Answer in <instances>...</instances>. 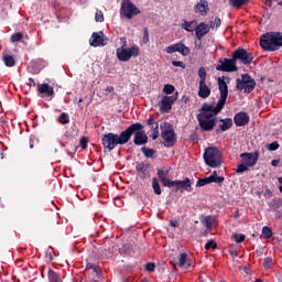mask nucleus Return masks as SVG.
<instances>
[{"mask_svg": "<svg viewBox=\"0 0 282 282\" xmlns=\"http://www.w3.org/2000/svg\"><path fill=\"white\" fill-rule=\"evenodd\" d=\"M223 77H218V89L220 97L216 104V107L214 108L210 104H203L200 108V113H212L214 117L217 116V113L221 112V109L226 107V100H228V84H226V80H224Z\"/></svg>", "mask_w": 282, "mask_h": 282, "instance_id": "f257e3e1", "label": "nucleus"}, {"mask_svg": "<svg viewBox=\"0 0 282 282\" xmlns=\"http://www.w3.org/2000/svg\"><path fill=\"white\" fill-rule=\"evenodd\" d=\"M144 126L140 122H135L130 124L124 133L127 135L126 138V144L131 140V137L133 138V144L135 147H143V144H147L149 142V135H147V132H144Z\"/></svg>", "mask_w": 282, "mask_h": 282, "instance_id": "f03ea898", "label": "nucleus"}, {"mask_svg": "<svg viewBox=\"0 0 282 282\" xmlns=\"http://www.w3.org/2000/svg\"><path fill=\"white\" fill-rule=\"evenodd\" d=\"M260 47L265 52H276L282 47V33L281 32H268L260 39Z\"/></svg>", "mask_w": 282, "mask_h": 282, "instance_id": "7ed1b4c3", "label": "nucleus"}, {"mask_svg": "<svg viewBox=\"0 0 282 282\" xmlns=\"http://www.w3.org/2000/svg\"><path fill=\"white\" fill-rule=\"evenodd\" d=\"M101 144L104 149H107V151L111 152L118 144L120 147H123V144H127V133L124 130L120 134H116L113 132H108L104 134L101 139Z\"/></svg>", "mask_w": 282, "mask_h": 282, "instance_id": "20e7f679", "label": "nucleus"}, {"mask_svg": "<svg viewBox=\"0 0 282 282\" xmlns=\"http://www.w3.org/2000/svg\"><path fill=\"white\" fill-rule=\"evenodd\" d=\"M203 158L205 164L210 166V169H219L221 166V151L217 147L205 149Z\"/></svg>", "mask_w": 282, "mask_h": 282, "instance_id": "39448f33", "label": "nucleus"}, {"mask_svg": "<svg viewBox=\"0 0 282 282\" xmlns=\"http://www.w3.org/2000/svg\"><path fill=\"white\" fill-rule=\"evenodd\" d=\"M161 138L164 140L163 144L166 149H172L177 142V134L173 129V126L169 122H163L160 124Z\"/></svg>", "mask_w": 282, "mask_h": 282, "instance_id": "423d86ee", "label": "nucleus"}, {"mask_svg": "<svg viewBox=\"0 0 282 282\" xmlns=\"http://www.w3.org/2000/svg\"><path fill=\"white\" fill-rule=\"evenodd\" d=\"M196 120L202 131H213L217 127V122H219L217 117L206 112H199L196 116Z\"/></svg>", "mask_w": 282, "mask_h": 282, "instance_id": "0eeeda50", "label": "nucleus"}, {"mask_svg": "<svg viewBox=\"0 0 282 282\" xmlns=\"http://www.w3.org/2000/svg\"><path fill=\"white\" fill-rule=\"evenodd\" d=\"M257 87V82L250 76V74L241 75V78L236 79V89L243 91L245 94H252Z\"/></svg>", "mask_w": 282, "mask_h": 282, "instance_id": "6e6552de", "label": "nucleus"}, {"mask_svg": "<svg viewBox=\"0 0 282 282\" xmlns=\"http://www.w3.org/2000/svg\"><path fill=\"white\" fill-rule=\"evenodd\" d=\"M132 56L138 58L140 56V47L132 46L130 48H117V57L121 63L131 61Z\"/></svg>", "mask_w": 282, "mask_h": 282, "instance_id": "1a4fd4ad", "label": "nucleus"}, {"mask_svg": "<svg viewBox=\"0 0 282 282\" xmlns=\"http://www.w3.org/2000/svg\"><path fill=\"white\" fill-rule=\"evenodd\" d=\"M218 65H216L217 72H239V67L237 66V61L235 59V56L231 55V58H220L218 59Z\"/></svg>", "mask_w": 282, "mask_h": 282, "instance_id": "9d476101", "label": "nucleus"}, {"mask_svg": "<svg viewBox=\"0 0 282 282\" xmlns=\"http://www.w3.org/2000/svg\"><path fill=\"white\" fill-rule=\"evenodd\" d=\"M207 76H208V73H206V68L200 67L198 69V77L200 78L199 86H198L199 98H208L210 96V87H208V85H206Z\"/></svg>", "mask_w": 282, "mask_h": 282, "instance_id": "9b49d317", "label": "nucleus"}, {"mask_svg": "<svg viewBox=\"0 0 282 282\" xmlns=\"http://www.w3.org/2000/svg\"><path fill=\"white\" fill-rule=\"evenodd\" d=\"M120 12L126 19H129V20L137 17V14H142V11H140L138 9V7L135 4H133V2H131V0H124L121 3V11Z\"/></svg>", "mask_w": 282, "mask_h": 282, "instance_id": "f8f14e48", "label": "nucleus"}, {"mask_svg": "<svg viewBox=\"0 0 282 282\" xmlns=\"http://www.w3.org/2000/svg\"><path fill=\"white\" fill-rule=\"evenodd\" d=\"M231 55L234 56L236 63L239 61L242 63V65H251L252 61H254V55L241 47H238Z\"/></svg>", "mask_w": 282, "mask_h": 282, "instance_id": "ddd939ff", "label": "nucleus"}, {"mask_svg": "<svg viewBox=\"0 0 282 282\" xmlns=\"http://www.w3.org/2000/svg\"><path fill=\"white\" fill-rule=\"evenodd\" d=\"M178 96L177 91L172 96H163L159 104L161 113H169L173 109V105L177 102Z\"/></svg>", "mask_w": 282, "mask_h": 282, "instance_id": "4468645a", "label": "nucleus"}, {"mask_svg": "<svg viewBox=\"0 0 282 282\" xmlns=\"http://www.w3.org/2000/svg\"><path fill=\"white\" fill-rule=\"evenodd\" d=\"M167 188H174V192L177 193V191H186L187 193H191L193 191V181L191 178L186 177L184 181H171Z\"/></svg>", "mask_w": 282, "mask_h": 282, "instance_id": "2eb2a0df", "label": "nucleus"}, {"mask_svg": "<svg viewBox=\"0 0 282 282\" xmlns=\"http://www.w3.org/2000/svg\"><path fill=\"white\" fill-rule=\"evenodd\" d=\"M198 219H199L202 226H204V228H206L207 232H210V230H213V227L217 226V217H215L213 215L200 214L198 216Z\"/></svg>", "mask_w": 282, "mask_h": 282, "instance_id": "dca6fc26", "label": "nucleus"}, {"mask_svg": "<svg viewBox=\"0 0 282 282\" xmlns=\"http://www.w3.org/2000/svg\"><path fill=\"white\" fill-rule=\"evenodd\" d=\"M166 54H175V52H178V54H182V56H188L191 54V48H188L184 43L180 42L174 45H170L165 48Z\"/></svg>", "mask_w": 282, "mask_h": 282, "instance_id": "f3484780", "label": "nucleus"}, {"mask_svg": "<svg viewBox=\"0 0 282 282\" xmlns=\"http://www.w3.org/2000/svg\"><path fill=\"white\" fill-rule=\"evenodd\" d=\"M151 164L144 162H137L135 171L140 180H147L151 177Z\"/></svg>", "mask_w": 282, "mask_h": 282, "instance_id": "a211bd4d", "label": "nucleus"}, {"mask_svg": "<svg viewBox=\"0 0 282 282\" xmlns=\"http://www.w3.org/2000/svg\"><path fill=\"white\" fill-rule=\"evenodd\" d=\"M242 163L249 167L254 166L257 162H259V152L256 151L254 153L245 152L240 154Z\"/></svg>", "mask_w": 282, "mask_h": 282, "instance_id": "6ab92c4d", "label": "nucleus"}, {"mask_svg": "<svg viewBox=\"0 0 282 282\" xmlns=\"http://www.w3.org/2000/svg\"><path fill=\"white\" fill-rule=\"evenodd\" d=\"M91 47H100L107 45V40L105 39V33L102 31L98 33H93L89 40Z\"/></svg>", "mask_w": 282, "mask_h": 282, "instance_id": "aec40b11", "label": "nucleus"}, {"mask_svg": "<svg viewBox=\"0 0 282 282\" xmlns=\"http://www.w3.org/2000/svg\"><path fill=\"white\" fill-rule=\"evenodd\" d=\"M236 127H246L250 122V116L245 111L237 112L234 117Z\"/></svg>", "mask_w": 282, "mask_h": 282, "instance_id": "412c9836", "label": "nucleus"}, {"mask_svg": "<svg viewBox=\"0 0 282 282\" xmlns=\"http://www.w3.org/2000/svg\"><path fill=\"white\" fill-rule=\"evenodd\" d=\"M169 173H171V167L170 169H166V167L159 169L158 173H156L161 184H163V186H165V188H169V185L171 184V182H173L172 180L166 177V175H169Z\"/></svg>", "mask_w": 282, "mask_h": 282, "instance_id": "4be33fe9", "label": "nucleus"}, {"mask_svg": "<svg viewBox=\"0 0 282 282\" xmlns=\"http://www.w3.org/2000/svg\"><path fill=\"white\" fill-rule=\"evenodd\" d=\"M194 12L200 14V17H206L208 12H210L208 2L206 0H199V2L194 6Z\"/></svg>", "mask_w": 282, "mask_h": 282, "instance_id": "5701e85b", "label": "nucleus"}, {"mask_svg": "<svg viewBox=\"0 0 282 282\" xmlns=\"http://www.w3.org/2000/svg\"><path fill=\"white\" fill-rule=\"evenodd\" d=\"M208 32H210V26H208V24L204 22H200L198 25L196 24L195 34L198 41H202Z\"/></svg>", "mask_w": 282, "mask_h": 282, "instance_id": "b1692460", "label": "nucleus"}, {"mask_svg": "<svg viewBox=\"0 0 282 282\" xmlns=\"http://www.w3.org/2000/svg\"><path fill=\"white\" fill-rule=\"evenodd\" d=\"M219 122H223V123L219 124L218 129H216V133H221L232 128V119L230 118L220 119Z\"/></svg>", "mask_w": 282, "mask_h": 282, "instance_id": "393cba45", "label": "nucleus"}, {"mask_svg": "<svg viewBox=\"0 0 282 282\" xmlns=\"http://www.w3.org/2000/svg\"><path fill=\"white\" fill-rule=\"evenodd\" d=\"M39 94H44L45 96H54V87L50 86V84H40L37 86Z\"/></svg>", "mask_w": 282, "mask_h": 282, "instance_id": "a878e982", "label": "nucleus"}, {"mask_svg": "<svg viewBox=\"0 0 282 282\" xmlns=\"http://www.w3.org/2000/svg\"><path fill=\"white\" fill-rule=\"evenodd\" d=\"M47 279H48V282H63V278H61V273L54 271L53 269H48Z\"/></svg>", "mask_w": 282, "mask_h": 282, "instance_id": "bb28decb", "label": "nucleus"}, {"mask_svg": "<svg viewBox=\"0 0 282 282\" xmlns=\"http://www.w3.org/2000/svg\"><path fill=\"white\" fill-rule=\"evenodd\" d=\"M183 30H185V32H195L196 28H197V21L193 20V21H184V23L182 24Z\"/></svg>", "mask_w": 282, "mask_h": 282, "instance_id": "cd10ccee", "label": "nucleus"}, {"mask_svg": "<svg viewBox=\"0 0 282 282\" xmlns=\"http://www.w3.org/2000/svg\"><path fill=\"white\" fill-rule=\"evenodd\" d=\"M145 122L152 132H155V130L160 131V123L155 120V118L150 117Z\"/></svg>", "mask_w": 282, "mask_h": 282, "instance_id": "c85d7f7f", "label": "nucleus"}, {"mask_svg": "<svg viewBox=\"0 0 282 282\" xmlns=\"http://www.w3.org/2000/svg\"><path fill=\"white\" fill-rule=\"evenodd\" d=\"M152 188H153L154 195H162V186H160V181H158L156 177L152 178Z\"/></svg>", "mask_w": 282, "mask_h": 282, "instance_id": "c756f323", "label": "nucleus"}, {"mask_svg": "<svg viewBox=\"0 0 282 282\" xmlns=\"http://www.w3.org/2000/svg\"><path fill=\"white\" fill-rule=\"evenodd\" d=\"M3 63L7 67H14V65H17V61L14 59V56H12V55H4Z\"/></svg>", "mask_w": 282, "mask_h": 282, "instance_id": "7c9ffc66", "label": "nucleus"}, {"mask_svg": "<svg viewBox=\"0 0 282 282\" xmlns=\"http://www.w3.org/2000/svg\"><path fill=\"white\" fill-rule=\"evenodd\" d=\"M133 252V246L131 243H124L120 249V254H131Z\"/></svg>", "mask_w": 282, "mask_h": 282, "instance_id": "2f4dec72", "label": "nucleus"}, {"mask_svg": "<svg viewBox=\"0 0 282 282\" xmlns=\"http://www.w3.org/2000/svg\"><path fill=\"white\" fill-rule=\"evenodd\" d=\"M141 151L145 158H153L155 155V150L151 148L143 147L141 148Z\"/></svg>", "mask_w": 282, "mask_h": 282, "instance_id": "473e14b6", "label": "nucleus"}, {"mask_svg": "<svg viewBox=\"0 0 282 282\" xmlns=\"http://www.w3.org/2000/svg\"><path fill=\"white\" fill-rule=\"evenodd\" d=\"M10 41L11 43H19L23 41V33L21 32L13 33L10 37Z\"/></svg>", "mask_w": 282, "mask_h": 282, "instance_id": "72a5a7b5", "label": "nucleus"}, {"mask_svg": "<svg viewBox=\"0 0 282 282\" xmlns=\"http://www.w3.org/2000/svg\"><path fill=\"white\" fill-rule=\"evenodd\" d=\"M250 0H229L230 6L232 8H241V6H246Z\"/></svg>", "mask_w": 282, "mask_h": 282, "instance_id": "f704fd0d", "label": "nucleus"}, {"mask_svg": "<svg viewBox=\"0 0 282 282\" xmlns=\"http://www.w3.org/2000/svg\"><path fill=\"white\" fill-rule=\"evenodd\" d=\"M186 261H188V254L181 253L178 257V268H184V265H186Z\"/></svg>", "mask_w": 282, "mask_h": 282, "instance_id": "c9c22d12", "label": "nucleus"}, {"mask_svg": "<svg viewBox=\"0 0 282 282\" xmlns=\"http://www.w3.org/2000/svg\"><path fill=\"white\" fill-rule=\"evenodd\" d=\"M58 122L61 124H69V115L67 112H63L59 117H58Z\"/></svg>", "mask_w": 282, "mask_h": 282, "instance_id": "e433bc0d", "label": "nucleus"}, {"mask_svg": "<svg viewBox=\"0 0 282 282\" xmlns=\"http://www.w3.org/2000/svg\"><path fill=\"white\" fill-rule=\"evenodd\" d=\"M262 235H263L264 239H272V228L264 226L262 228Z\"/></svg>", "mask_w": 282, "mask_h": 282, "instance_id": "4c0bfd02", "label": "nucleus"}, {"mask_svg": "<svg viewBox=\"0 0 282 282\" xmlns=\"http://www.w3.org/2000/svg\"><path fill=\"white\" fill-rule=\"evenodd\" d=\"M209 28H212V30H215V28H221V19L216 17L214 21H210Z\"/></svg>", "mask_w": 282, "mask_h": 282, "instance_id": "58836bf2", "label": "nucleus"}, {"mask_svg": "<svg viewBox=\"0 0 282 282\" xmlns=\"http://www.w3.org/2000/svg\"><path fill=\"white\" fill-rule=\"evenodd\" d=\"M232 237L236 243H243V241H246V235L243 234H234Z\"/></svg>", "mask_w": 282, "mask_h": 282, "instance_id": "ea45409f", "label": "nucleus"}, {"mask_svg": "<svg viewBox=\"0 0 282 282\" xmlns=\"http://www.w3.org/2000/svg\"><path fill=\"white\" fill-rule=\"evenodd\" d=\"M95 21L97 23H102V21H105V14L102 13V11L97 10L95 13Z\"/></svg>", "mask_w": 282, "mask_h": 282, "instance_id": "a19ab883", "label": "nucleus"}, {"mask_svg": "<svg viewBox=\"0 0 282 282\" xmlns=\"http://www.w3.org/2000/svg\"><path fill=\"white\" fill-rule=\"evenodd\" d=\"M272 263H273L272 257H267L264 258L262 265L263 268H265V270H270V268H272Z\"/></svg>", "mask_w": 282, "mask_h": 282, "instance_id": "79ce46f5", "label": "nucleus"}, {"mask_svg": "<svg viewBox=\"0 0 282 282\" xmlns=\"http://www.w3.org/2000/svg\"><path fill=\"white\" fill-rule=\"evenodd\" d=\"M205 250H217V242L214 240H208L205 245Z\"/></svg>", "mask_w": 282, "mask_h": 282, "instance_id": "37998d69", "label": "nucleus"}, {"mask_svg": "<svg viewBox=\"0 0 282 282\" xmlns=\"http://www.w3.org/2000/svg\"><path fill=\"white\" fill-rule=\"evenodd\" d=\"M248 169H250L246 163H240L237 166L236 173H246V171H248Z\"/></svg>", "mask_w": 282, "mask_h": 282, "instance_id": "c03bdc74", "label": "nucleus"}, {"mask_svg": "<svg viewBox=\"0 0 282 282\" xmlns=\"http://www.w3.org/2000/svg\"><path fill=\"white\" fill-rule=\"evenodd\" d=\"M269 206L273 210H278V208H281V204L279 203V199H276V198L272 199L271 203L269 204Z\"/></svg>", "mask_w": 282, "mask_h": 282, "instance_id": "a18cd8bd", "label": "nucleus"}, {"mask_svg": "<svg viewBox=\"0 0 282 282\" xmlns=\"http://www.w3.org/2000/svg\"><path fill=\"white\" fill-rule=\"evenodd\" d=\"M164 94H173L175 91V86L167 84L163 88Z\"/></svg>", "mask_w": 282, "mask_h": 282, "instance_id": "49530a36", "label": "nucleus"}, {"mask_svg": "<svg viewBox=\"0 0 282 282\" xmlns=\"http://www.w3.org/2000/svg\"><path fill=\"white\" fill-rule=\"evenodd\" d=\"M207 184H210L209 181H208V177H204V178H198V181L196 183V186L197 187L206 186Z\"/></svg>", "mask_w": 282, "mask_h": 282, "instance_id": "de8ad7c7", "label": "nucleus"}, {"mask_svg": "<svg viewBox=\"0 0 282 282\" xmlns=\"http://www.w3.org/2000/svg\"><path fill=\"white\" fill-rule=\"evenodd\" d=\"M87 144H89V139L87 137H82L79 141V147L83 149H87Z\"/></svg>", "mask_w": 282, "mask_h": 282, "instance_id": "09e8293b", "label": "nucleus"}, {"mask_svg": "<svg viewBox=\"0 0 282 282\" xmlns=\"http://www.w3.org/2000/svg\"><path fill=\"white\" fill-rule=\"evenodd\" d=\"M150 39H149V29L148 28H144L143 29V37H142V42L144 44L149 43Z\"/></svg>", "mask_w": 282, "mask_h": 282, "instance_id": "8fccbe9b", "label": "nucleus"}, {"mask_svg": "<svg viewBox=\"0 0 282 282\" xmlns=\"http://www.w3.org/2000/svg\"><path fill=\"white\" fill-rule=\"evenodd\" d=\"M147 272H155V262H148L145 264Z\"/></svg>", "mask_w": 282, "mask_h": 282, "instance_id": "3c124183", "label": "nucleus"}, {"mask_svg": "<svg viewBox=\"0 0 282 282\" xmlns=\"http://www.w3.org/2000/svg\"><path fill=\"white\" fill-rule=\"evenodd\" d=\"M172 65L173 67H181L182 69H186V64H184V62L173 61Z\"/></svg>", "mask_w": 282, "mask_h": 282, "instance_id": "603ef678", "label": "nucleus"}, {"mask_svg": "<svg viewBox=\"0 0 282 282\" xmlns=\"http://www.w3.org/2000/svg\"><path fill=\"white\" fill-rule=\"evenodd\" d=\"M279 142H276V141H274V142H272V143H270L269 145H268V149L270 150V151H278V149H279Z\"/></svg>", "mask_w": 282, "mask_h": 282, "instance_id": "864d4df0", "label": "nucleus"}, {"mask_svg": "<svg viewBox=\"0 0 282 282\" xmlns=\"http://www.w3.org/2000/svg\"><path fill=\"white\" fill-rule=\"evenodd\" d=\"M214 184H218V186H221V184H224L226 177L224 176H216V178H214Z\"/></svg>", "mask_w": 282, "mask_h": 282, "instance_id": "5fc2aeb1", "label": "nucleus"}, {"mask_svg": "<svg viewBox=\"0 0 282 282\" xmlns=\"http://www.w3.org/2000/svg\"><path fill=\"white\" fill-rule=\"evenodd\" d=\"M86 269H87V270H94V272H97L98 265H96V264H94V263H88V264L86 265Z\"/></svg>", "mask_w": 282, "mask_h": 282, "instance_id": "6e6d98bb", "label": "nucleus"}, {"mask_svg": "<svg viewBox=\"0 0 282 282\" xmlns=\"http://www.w3.org/2000/svg\"><path fill=\"white\" fill-rule=\"evenodd\" d=\"M191 101V97L184 95L181 99V102H183L184 105H187Z\"/></svg>", "mask_w": 282, "mask_h": 282, "instance_id": "4d7b16f0", "label": "nucleus"}, {"mask_svg": "<svg viewBox=\"0 0 282 282\" xmlns=\"http://www.w3.org/2000/svg\"><path fill=\"white\" fill-rule=\"evenodd\" d=\"M121 41H123V43H122V45H121V47L119 50H129L127 47V37H122Z\"/></svg>", "mask_w": 282, "mask_h": 282, "instance_id": "13d9d810", "label": "nucleus"}, {"mask_svg": "<svg viewBox=\"0 0 282 282\" xmlns=\"http://www.w3.org/2000/svg\"><path fill=\"white\" fill-rule=\"evenodd\" d=\"M160 138V130H155L152 134V140H158Z\"/></svg>", "mask_w": 282, "mask_h": 282, "instance_id": "bf43d9fd", "label": "nucleus"}, {"mask_svg": "<svg viewBox=\"0 0 282 282\" xmlns=\"http://www.w3.org/2000/svg\"><path fill=\"white\" fill-rule=\"evenodd\" d=\"M170 226H171L172 228H177V226H180V223H178L177 220H171V221H170Z\"/></svg>", "mask_w": 282, "mask_h": 282, "instance_id": "052dcab7", "label": "nucleus"}, {"mask_svg": "<svg viewBox=\"0 0 282 282\" xmlns=\"http://www.w3.org/2000/svg\"><path fill=\"white\" fill-rule=\"evenodd\" d=\"M105 91H107V94H113L115 88H113V86H108V87L105 89Z\"/></svg>", "mask_w": 282, "mask_h": 282, "instance_id": "680f3d73", "label": "nucleus"}, {"mask_svg": "<svg viewBox=\"0 0 282 282\" xmlns=\"http://www.w3.org/2000/svg\"><path fill=\"white\" fill-rule=\"evenodd\" d=\"M281 161L280 160H272L271 161V165L272 166H279V163H280Z\"/></svg>", "mask_w": 282, "mask_h": 282, "instance_id": "e2e57ef3", "label": "nucleus"}, {"mask_svg": "<svg viewBox=\"0 0 282 282\" xmlns=\"http://www.w3.org/2000/svg\"><path fill=\"white\" fill-rule=\"evenodd\" d=\"M207 180H208L209 184L215 183V176L209 175V176L207 177Z\"/></svg>", "mask_w": 282, "mask_h": 282, "instance_id": "0e129e2a", "label": "nucleus"}, {"mask_svg": "<svg viewBox=\"0 0 282 282\" xmlns=\"http://www.w3.org/2000/svg\"><path fill=\"white\" fill-rule=\"evenodd\" d=\"M229 254H230L231 257H237V251L230 249V250H229Z\"/></svg>", "mask_w": 282, "mask_h": 282, "instance_id": "69168bd1", "label": "nucleus"}, {"mask_svg": "<svg viewBox=\"0 0 282 282\" xmlns=\"http://www.w3.org/2000/svg\"><path fill=\"white\" fill-rule=\"evenodd\" d=\"M212 177H214V180H215L216 177H219V176L217 175V171H214V172L212 173Z\"/></svg>", "mask_w": 282, "mask_h": 282, "instance_id": "338daca9", "label": "nucleus"}, {"mask_svg": "<svg viewBox=\"0 0 282 282\" xmlns=\"http://www.w3.org/2000/svg\"><path fill=\"white\" fill-rule=\"evenodd\" d=\"M265 6H272V0H265Z\"/></svg>", "mask_w": 282, "mask_h": 282, "instance_id": "774afa93", "label": "nucleus"}]
</instances>
